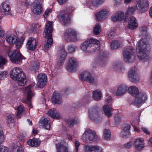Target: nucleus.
Here are the masks:
<instances>
[{
  "label": "nucleus",
  "mask_w": 152,
  "mask_h": 152,
  "mask_svg": "<svg viewBox=\"0 0 152 152\" xmlns=\"http://www.w3.org/2000/svg\"><path fill=\"white\" fill-rule=\"evenodd\" d=\"M52 23L48 22L45 26L43 34V37L47 39V42L45 44L44 48L45 50H48L53 44L52 33L53 31Z\"/></svg>",
  "instance_id": "obj_1"
},
{
  "label": "nucleus",
  "mask_w": 152,
  "mask_h": 152,
  "mask_svg": "<svg viewBox=\"0 0 152 152\" xmlns=\"http://www.w3.org/2000/svg\"><path fill=\"white\" fill-rule=\"evenodd\" d=\"M100 42L98 40L90 38L84 42L81 46V49L86 52H91L99 50Z\"/></svg>",
  "instance_id": "obj_2"
},
{
  "label": "nucleus",
  "mask_w": 152,
  "mask_h": 152,
  "mask_svg": "<svg viewBox=\"0 0 152 152\" xmlns=\"http://www.w3.org/2000/svg\"><path fill=\"white\" fill-rule=\"evenodd\" d=\"M129 93L132 95L135 96L136 98L134 103L137 106H139L140 104L143 103L147 98L146 94L144 93H139V90L137 88L134 86H131L128 88Z\"/></svg>",
  "instance_id": "obj_3"
},
{
  "label": "nucleus",
  "mask_w": 152,
  "mask_h": 152,
  "mask_svg": "<svg viewBox=\"0 0 152 152\" xmlns=\"http://www.w3.org/2000/svg\"><path fill=\"white\" fill-rule=\"evenodd\" d=\"M8 56L11 61L17 64L22 63V60L26 59L19 50H14L9 51Z\"/></svg>",
  "instance_id": "obj_4"
},
{
  "label": "nucleus",
  "mask_w": 152,
  "mask_h": 152,
  "mask_svg": "<svg viewBox=\"0 0 152 152\" xmlns=\"http://www.w3.org/2000/svg\"><path fill=\"white\" fill-rule=\"evenodd\" d=\"M70 15V12L68 10H64L59 13L58 18L63 25L67 26L71 23Z\"/></svg>",
  "instance_id": "obj_5"
},
{
  "label": "nucleus",
  "mask_w": 152,
  "mask_h": 152,
  "mask_svg": "<svg viewBox=\"0 0 152 152\" xmlns=\"http://www.w3.org/2000/svg\"><path fill=\"white\" fill-rule=\"evenodd\" d=\"M63 38L67 42H75L77 39V33L74 29L69 28L64 32Z\"/></svg>",
  "instance_id": "obj_6"
},
{
  "label": "nucleus",
  "mask_w": 152,
  "mask_h": 152,
  "mask_svg": "<svg viewBox=\"0 0 152 152\" xmlns=\"http://www.w3.org/2000/svg\"><path fill=\"white\" fill-rule=\"evenodd\" d=\"M82 138L84 142L86 143H89L97 140V137L94 131L89 129H87L85 130Z\"/></svg>",
  "instance_id": "obj_7"
},
{
  "label": "nucleus",
  "mask_w": 152,
  "mask_h": 152,
  "mask_svg": "<svg viewBox=\"0 0 152 152\" xmlns=\"http://www.w3.org/2000/svg\"><path fill=\"white\" fill-rule=\"evenodd\" d=\"M134 49L131 46H127L124 48L123 50V55L125 61L129 62L133 60Z\"/></svg>",
  "instance_id": "obj_8"
},
{
  "label": "nucleus",
  "mask_w": 152,
  "mask_h": 152,
  "mask_svg": "<svg viewBox=\"0 0 152 152\" xmlns=\"http://www.w3.org/2000/svg\"><path fill=\"white\" fill-rule=\"evenodd\" d=\"M89 115L91 118L94 120L100 118V115L102 114L101 109L97 107H94L89 110Z\"/></svg>",
  "instance_id": "obj_9"
},
{
  "label": "nucleus",
  "mask_w": 152,
  "mask_h": 152,
  "mask_svg": "<svg viewBox=\"0 0 152 152\" xmlns=\"http://www.w3.org/2000/svg\"><path fill=\"white\" fill-rule=\"evenodd\" d=\"M78 65L77 60L73 57H71L69 59L66 68L69 72H73L76 70Z\"/></svg>",
  "instance_id": "obj_10"
},
{
  "label": "nucleus",
  "mask_w": 152,
  "mask_h": 152,
  "mask_svg": "<svg viewBox=\"0 0 152 152\" xmlns=\"http://www.w3.org/2000/svg\"><path fill=\"white\" fill-rule=\"evenodd\" d=\"M31 7L32 11L35 15H40L43 11L42 7L38 0H36L33 2Z\"/></svg>",
  "instance_id": "obj_11"
},
{
  "label": "nucleus",
  "mask_w": 152,
  "mask_h": 152,
  "mask_svg": "<svg viewBox=\"0 0 152 152\" xmlns=\"http://www.w3.org/2000/svg\"><path fill=\"white\" fill-rule=\"evenodd\" d=\"M11 8L9 2L5 1L2 3L1 9V13L4 15H12Z\"/></svg>",
  "instance_id": "obj_12"
},
{
  "label": "nucleus",
  "mask_w": 152,
  "mask_h": 152,
  "mask_svg": "<svg viewBox=\"0 0 152 152\" xmlns=\"http://www.w3.org/2000/svg\"><path fill=\"white\" fill-rule=\"evenodd\" d=\"M132 145L134 148L138 151L142 150L145 147V143L142 138H137L133 141Z\"/></svg>",
  "instance_id": "obj_13"
},
{
  "label": "nucleus",
  "mask_w": 152,
  "mask_h": 152,
  "mask_svg": "<svg viewBox=\"0 0 152 152\" xmlns=\"http://www.w3.org/2000/svg\"><path fill=\"white\" fill-rule=\"evenodd\" d=\"M149 39H142L137 42L136 45V50H147L149 47Z\"/></svg>",
  "instance_id": "obj_14"
},
{
  "label": "nucleus",
  "mask_w": 152,
  "mask_h": 152,
  "mask_svg": "<svg viewBox=\"0 0 152 152\" xmlns=\"http://www.w3.org/2000/svg\"><path fill=\"white\" fill-rule=\"evenodd\" d=\"M38 81L37 84L39 87H44L46 84L47 80V75L44 73H41L39 74L38 76Z\"/></svg>",
  "instance_id": "obj_15"
},
{
  "label": "nucleus",
  "mask_w": 152,
  "mask_h": 152,
  "mask_svg": "<svg viewBox=\"0 0 152 152\" xmlns=\"http://www.w3.org/2000/svg\"><path fill=\"white\" fill-rule=\"evenodd\" d=\"M37 45L36 39L33 37H30L28 40L26 47L28 50H34L36 48Z\"/></svg>",
  "instance_id": "obj_16"
},
{
  "label": "nucleus",
  "mask_w": 152,
  "mask_h": 152,
  "mask_svg": "<svg viewBox=\"0 0 152 152\" xmlns=\"http://www.w3.org/2000/svg\"><path fill=\"white\" fill-rule=\"evenodd\" d=\"M57 152H69L68 146L64 144V140H62L56 144Z\"/></svg>",
  "instance_id": "obj_17"
},
{
  "label": "nucleus",
  "mask_w": 152,
  "mask_h": 152,
  "mask_svg": "<svg viewBox=\"0 0 152 152\" xmlns=\"http://www.w3.org/2000/svg\"><path fill=\"white\" fill-rule=\"evenodd\" d=\"M108 13V11L107 9H102L99 12L96 13L95 16L96 19L99 21H102L107 17Z\"/></svg>",
  "instance_id": "obj_18"
},
{
  "label": "nucleus",
  "mask_w": 152,
  "mask_h": 152,
  "mask_svg": "<svg viewBox=\"0 0 152 152\" xmlns=\"http://www.w3.org/2000/svg\"><path fill=\"white\" fill-rule=\"evenodd\" d=\"M21 73H24L23 71L19 67H15L10 72V75L12 78L15 80L20 76Z\"/></svg>",
  "instance_id": "obj_19"
},
{
  "label": "nucleus",
  "mask_w": 152,
  "mask_h": 152,
  "mask_svg": "<svg viewBox=\"0 0 152 152\" xmlns=\"http://www.w3.org/2000/svg\"><path fill=\"white\" fill-rule=\"evenodd\" d=\"M50 123L49 118H42L39 121L38 125L45 129L48 130L50 128Z\"/></svg>",
  "instance_id": "obj_20"
},
{
  "label": "nucleus",
  "mask_w": 152,
  "mask_h": 152,
  "mask_svg": "<svg viewBox=\"0 0 152 152\" xmlns=\"http://www.w3.org/2000/svg\"><path fill=\"white\" fill-rule=\"evenodd\" d=\"M138 59L141 61H145L148 58V56L146 53L147 50H136Z\"/></svg>",
  "instance_id": "obj_21"
},
{
  "label": "nucleus",
  "mask_w": 152,
  "mask_h": 152,
  "mask_svg": "<svg viewBox=\"0 0 152 152\" xmlns=\"http://www.w3.org/2000/svg\"><path fill=\"white\" fill-rule=\"evenodd\" d=\"M66 55V53L64 49L63 48L61 49L59 53V59L58 61V65L61 66L64 64Z\"/></svg>",
  "instance_id": "obj_22"
},
{
  "label": "nucleus",
  "mask_w": 152,
  "mask_h": 152,
  "mask_svg": "<svg viewBox=\"0 0 152 152\" xmlns=\"http://www.w3.org/2000/svg\"><path fill=\"white\" fill-rule=\"evenodd\" d=\"M52 101L55 104H61L62 102L61 95L57 91L54 92L52 98Z\"/></svg>",
  "instance_id": "obj_23"
},
{
  "label": "nucleus",
  "mask_w": 152,
  "mask_h": 152,
  "mask_svg": "<svg viewBox=\"0 0 152 152\" xmlns=\"http://www.w3.org/2000/svg\"><path fill=\"white\" fill-rule=\"evenodd\" d=\"M15 80H17V83L20 86H24L26 83V76L24 73H21L20 76Z\"/></svg>",
  "instance_id": "obj_24"
},
{
  "label": "nucleus",
  "mask_w": 152,
  "mask_h": 152,
  "mask_svg": "<svg viewBox=\"0 0 152 152\" xmlns=\"http://www.w3.org/2000/svg\"><path fill=\"white\" fill-rule=\"evenodd\" d=\"M128 28L131 29H134L138 26L136 19L134 17H131L129 19Z\"/></svg>",
  "instance_id": "obj_25"
},
{
  "label": "nucleus",
  "mask_w": 152,
  "mask_h": 152,
  "mask_svg": "<svg viewBox=\"0 0 152 152\" xmlns=\"http://www.w3.org/2000/svg\"><path fill=\"white\" fill-rule=\"evenodd\" d=\"M48 114L54 119H59L61 117L59 113L54 109L50 110L48 112Z\"/></svg>",
  "instance_id": "obj_26"
},
{
  "label": "nucleus",
  "mask_w": 152,
  "mask_h": 152,
  "mask_svg": "<svg viewBox=\"0 0 152 152\" xmlns=\"http://www.w3.org/2000/svg\"><path fill=\"white\" fill-rule=\"evenodd\" d=\"M127 87L125 85H121L119 86L116 92L117 96H121L124 94L127 90Z\"/></svg>",
  "instance_id": "obj_27"
},
{
  "label": "nucleus",
  "mask_w": 152,
  "mask_h": 152,
  "mask_svg": "<svg viewBox=\"0 0 152 152\" xmlns=\"http://www.w3.org/2000/svg\"><path fill=\"white\" fill-rule=\"evenodd\" d=\"M102 109L106 116L109 118L112 116V114L111 107H110L108 105H105L103 106Z\"/></svg>",
  "instance_id": "obj_28"
},
{
  "label": "nucleus",
  "mask_w": 152,
  "mask_h": 152,
  "mask_svg": "<svg viewBox=\"0 0 152 152\" xmlns=\"http://www.w3.org/2000/svg\"><path fill=\"white\" fill-rule=\"evenodd\" d=\"M124 15V12L121 11L118 12L112 17V20L114 22L121 20L123 18Z\"/></svg>",
  "instance_id": "obj_29"
},
{
  "label": "nucleus",
  "mask_w": 152,
  "mask_h": 152,
  "mask_svg": "<svg viewBox=\"0 0 152 152\" xmlns=\"http://www.w3.org/2000/svg\"><path fill=\"white\" fill-rule=\"evenodd\" d=\"M31 87L30 85H29L28 86L23 88V90L24 91L27 93V100L29 102L33 95L31 90Z\"/></svg>",
  "instance_id": "obj_30"
},
{
  "label": "nucleus",
  "mask_w": 152,
  "mask_h": 152,
  "mask_svg": "<svg viewBox=\"0 0 152 152\" xmlns=\"http://www.w3.org/2000/svg\"><path fill=\"white\" fill-rule=\"evenodd\" d=\"M28 143L30 146L37 147L39 146L40 141L37 138H34L29 140L28 142Z\"/></svg>",
  "instance_id": "obj_31"
},
{
  "label": "nucleus",
  "mask_w": 152,
  "mask_h": 152,
  "mask_svg": "<svg viewBox=\"0 0 152 152\" xmlns=\"http://www.w3.org/2000/svg\"><path fill=\"white\" fill-rule=\"evenodd\" d=\"M39 66V62L37 61H34L32 62L30 69L33 72H36L38 70Z\"/></svg>",
  "instance_id": "obj_32"
},
{
  "label": "nucleus",
  "mask_w": 152,
  "mask_h": 152,
  "mask_svg": "<svg viewBox=\"0 0 152 152\" xmlns=\"http://www.w3.org/2000/svg\"><path fill=\"white\" fill-rule=\"evenodd\" d=\"M16 37L13 34L7 36L6 40L7 42L10 45H12L15 43L16 40Z\"/></svg>",
  "instance_id": "obj_33"
},
{
  "label": "nucleus",
  "mask_w": 152,
  "mask_h": 152,
  "mask_svg": "<svg viewBox=\"0 0 152 152\" xmlns=\"http://www.w3.org/2000/svg\"><path fill=\"white\" fill-rule=\"evenodd\" d=\"M93 98L95 100H99L102 97V94L101 92L99 91L96 90L93 92Z\"/></svg>",
  "instance_id": "obj_34"
},
{
  "label": "nucleus",
  "mask_w": 152,
  "mask_h": 152,
  "mask_svg": "<svg viewBox=\"0 0 152 152\" xmlns=\"http://www.w3.org/2000/svg\"><path fill=\"white\" fill-rule=\"evenodd\" d=\"M106 60L107 58L105 56H100L98 58L96 61L101 66H104L106 63Z\"/></svg>",
  "instance_id": "obj_35"
},
{
  "label": "nucleus",
  "mask_w": 152,
  "mask_h": 152,
  "mask_svg": "<svg viewBox=\"0 0 152 152\" xmlns=\"http://www.w3.org/2000/svg\"><path fill=\"white\" fill-rule=\"evenodd\" d=\"M121 43L118 41H114L111 44V49H117L121 46Z\"/></svg>",
  "instance_id": "obj_36"
},
{
  "label": "nucleus",
  "mask_w": 152,
  "mask_h": 152,
  "mask_svg": "<svg viewBox=\"0 0 152 152\" xmlns=\"http://www.w3.org/2000/svg\"><path fill=\"white\" fill-rule=\"evenodd\" d=\"M141 31L140 36L142 37V39H148V38L147 28L146 27H143L141 28Z\"/></svg>",
  "instance_id": "obj_37"
},
{
  "label": "nucleus",
  "mask_w": 152,
  "mask_h": 152,
  "mask_svg": "<svg viewBox=\"0 0 152 152\" xmlns=\"http://www.w3.org/2000/svg\"><path fill=\"white\" fill-rule=\"evenodd\" d=\"M137 72V69L135 67H133L129 71L128 73V76L130 80L133 77L134 75Z\"/></svg>",
  "instance_id": "obj_38"
},
{
  "label": "nucleus",
  "mask_w": 152,
  "mask_h": 152,
  "mask_svg": "<svg viewBox=\"0 0 152 152\" xmlns=\"http://www.w3.org/2000/svg\"><path fill=\"white\" fill-rule=\"evenodd\" d=\"M90 73L87 71L82 72L80 75V78L83 81H86Z\"/></svg>",
  "instance_id": "obj_39"
},
{
  "label": "nucleus",
  "mask_w": 152,
  "mask_h": 152,
  "mask_svg": "<svg viewBox=\"0 0 152 152\" xmlns=\"http://www.w3.org/2000/svg\"><path fill=\"white\" fill-rule=\"evenodd\" d=\"M104 139L106 140H109L111 137V133L110 131L107 129H104L103 132Z\"/></svg>",
  "instance_id": "obj_40"
},
{
  "label": "nucleus",
  "mask_w": 152,
  "mask_h": 152,
  "mask_svg": "<svg viewBox=\"0 0 152 152\" xmlns=\"http://www.w3.org/2000/svg\"><path fill=\"white\" fill-rule=\"evenodd\" d=\"M7 122L8 124H13L15 122L14 115L13 114H8L7 116Z\"/></svg>",
  "instance_id": "obj_41"
},
{
  "label": "nucleus",
  "mask_w": 152,
  "mask_h": 152,
  "mask_svg": "<svg viewBox=\"0 0 152 152\" xmlns=\"http://www.w3.org/2000/svg\"><path fill=\"white\" fill-rule=\"evenodd\" d=\"M24 40V39L23 38L20 39H16V40L15 43H16V46L17 48L19 49L21 47Z\"/></svg>",
  "instance_id": "obj_42"
},
{
  "label": "nucleus",
  "mask_w": 152,
  "mask_h": 152,
  "mask_svg": "<svg viewBox=\"0 0 152 152\" xmlns=\"http://www.w3.org/2000/svg\"><path fill=\"white\" fill-rule=\"evenodd\" d=\"M101 31V28L99 24V23L96 24L94 30V34L95 35H97L99 34Z\"/></svg>",
  "instance_id": "obj_43"
},
{
  "label": "nucleus",
  "mask_w": 152,
  "mask_h": 152,
  "mask_svg": "<svg viewBox=\"0 0 152 152\" xmlns=\"http://www.w3.org/2000/svg\"><path fill=\"white\" fill-rule=\"evenodd\" d=\"M146 4H142L140 3H137L136 7L138 10H140L142 12H144L145 10V5Z\"/></svg>",
  "instance_id": "obj_44"
},
{
  "label": "nucleus",
  "mask_w": 152,
  "mask_h": 152,
  "mask_svg": "<svg viewBox=\"0 0 152 152\" xmlns=\"http://www.w3.org/2000/svg\"><path fill=\"white\" fill-rule=\"evenodd\" d=\"M140 79V76L137 72L134 75H133L132 78L130 80L133 82L136 83L139 81Z\"/></svg>",
  "instance_id": "obj_45"
},
{
  "label": "nucleus",
  "mask_w": 152,
  "mask_h": 152,
  "mask_svg": "<svg viewBox=\"0 0 152 152\" xmlns=\"http://www.w3.org/2000/svg\"><path fill=\"white\" fill-rule=\"evenodd\" d=\"M136 9V7H129L128 8L126 12V15H131L135 11Z\"/></svg>",
  "instance_id": "obj_46"
},
{
  "label": "nucleus",
  "mask_w": 152,
  "mask_h": 152,
  "mask_svg": "<svg viewBox=\"0 0 152 152\" xmlns=\"http://www.w3.org/2000/svg\"><path fill=\"white\" fill-rule=\"evenodd\" d=\"M7 61L3 57L0 56V68L2 69L4 68V65L5 64Z\"/></svg>",
  "instance_id": "obj_47"
},
{
  "label": "nucleus",
  "mask_w": 152,
  "mask_h": 152,
  "mask_svg": "<svg viewBox=\"0 0 152 152\" xmlns=\"http://www.w3.org/2000/svg\"><path fill=\"white\" fill-rule=\"evenodd\" d=\"M13 152H25L23 149L18 145H15L13 148Z\"/></svg>",
  "instance_id": "obj_48"
},
{
  "label": "nucleus",
  "mask_w": 152,
  "mask_h": 152,
  "mask_svg": "<svg viewBox=\"0 0 152 152\" xmlns=\"http://www.w3.org/2000/svg\"><path fill=\"white\" fill-rule=\"evenodd\" d=\"M17 115H19L20 114L23 112L24 110V107L22 105H20L17 108Z\"/></svg>",
  "instance_id": "obj_49"
},
{
  "label": "nucleus",
  "mask_w": 152,
  "mask_h": 152,
  "mask_svg": "<svg viewBox=\"0 0 152 152\" xmlns=\"http://www.w3.org/2000/svg\"><path fill=\"white\" fill-rule=\"evenodd\" d=\"M91 2L94 5L97 6L103 3V0H92Z\"/></svg>",
  "instance_id": "obj_50"
},
{
  "label": "nucleus",
  "mask_w": 152,
  "mask_h": 152,
  "mask_svg": "<svg viewBox=\"0 0 152 152\" xmlns=\"http://www.w3.org/2000/svg\"><path fill=\"white\" fill-rule=\"evenodd\" d=\"M4 139V135L1 128H0V145L3 142Z\"/></svg>",
  "instance_id": "obj_51"
},
{
  "label": "nucleus",
  "mask_w": 152,
  "mask_h": 152,
  "mask_svg": "<svg viewBox=\"0 0 152 152\" xmlns=\"http://www.w3.org/2000/svg\"><path fill=\"white\" fill-rule=\"evenodd\" d=\"M76 49V47L74 45H71L68 46V50L70 53L75 52Z\"/></svg>",
  "instance_id": "obj_52"
},
{
  "label": "nucleus",
  "mask_w": 152,
  "mask_h": 152,
  "mask_svg": "<svg viewBox=\"0 0 152 152\" xmlns=\"http://www.w3.org/2000/svg\"><path fill=\"white\" fill-rule=\"evenodd\" d=\"M86 81H87L89 83H92L94 82L95 79L94 77H92L91 74H90L89 77H88Z\"/></svg>",
  "instance_id": "obj_53"
},
{
  "label": "nucleus",
  "mask_w": 152,
  "mask_h": 152,
  "mask_svg": "<svg viewBox=\"0 0 152 152\" xmlns=\"http://www.w3.org/2000/svg\"><path fill=\"white\" fill-rule=\"evenodd\" d=\"M94 147V146H90L87 145H84V150L85 151L88 152H92L93 149L92 148Z\"/></svg>",
  "instance_id": "obj_54"
},
{
  "label": "nucleus",
  "mask_w": 152,
  "mask_h": 152,
  "mask_svg": "<svg viewBox=\"0 0 152 152\" xmlns=\"http://www.w3.org/2000/svg\"><path fill=\"white\" fill-rule=\"evenodd\" d=\"M92 149V152H102L101 148L99 146H94Z\"/></svg>",
  "instance_id": "obj_55"
},
{
  "label": "nucleus",
  "mask_w": 152,
  "mask_h": 152,
  "mask_svg": "<svg viewBox=\"0 0 152 152\" xmlns=\"http://www.w3.org/2000/svg\"><path fill=\"white\" fill-rule=\"evenodd\" d=\"M74 121L75 120L73 119H68L67 121V123L68 124V126L70 127L73 126L74 124Z\"/></svg>",
  "instance_id": "obj_56"
},
{
  "label": "nucleus",
  "mask_w": 152,
  "mask_h": 152,
  "mask_svg": "<svg viewBox=\"0 0 152 152\" xmlns=\"http://www.w3.org/2000/svg\"><path fill=\"white\" fill-rule=\"evenodd\" d=\"M0 152H9V150L6 147L1 145L0 146Z\"/></svg>",
  "instance_id": "obj_57"
},
{
  "label": "nucleus",
  "mask_w": 152,
  "mask_h": 152,
  "mask_svg": "<svg viewBox=\"0 0 152 152\" xmlns=\"http://www.w3.org/2000/svg\"><path fill=\"white\" fill-rule=\"evenodd\" d=\"M115 30L114 29H113L110 31L108 34V37L111 39H112L115 35Z\"/></svg>",
  "instance_id": "obj_58"
},
{
  "label": "nucleus",
  "mask_w": 152,
  "mask_h": 152,
  "mask_svg": "<svg viewBox=\"0 0 152 152\" xmlns=\"http://www.w3.org/2000/svg\"><path fill=\"white\" fill-rule=\"evenodd\" d=\"M121 136L124 138L126 137L129 136L130 135V134L128 132L123 131L121 133Z\"/></svg>",
  "instance_id": "obj_59"
},
{
  "label": "nucleus",
  "mask_w": 152,
  "mask_h": 152,
  "mask_svg": "<svg viewBox=\"0 0 152 152\" xmlns=\"http://www.w3.org/2000/svg\"><path fill=\"white\" fill-rule=\"evenodd\" d=\"M7 73L6 71H0V79H2L5 77L7 75Z\"/></svg>",
  "instance_id": "obj_60"
},
{
  "label": "nucleus",
  "mask_w": 152,
  "mask_h": 152,
  "mask_svg": "<svg viewBox=\"0 0 152 152\" xmlns=\"http://www.w3.org/2000/svg\"><path fill=\"white\" fill-rule=\"evenodd\" d=\"M130 126L129 124H127L124 127L123 129L124 131L129 132L130 134Z\"/></svg>",
  "instance_id": "obj_61"
},
{
  "label": "nucleus",
  "mask_w": 152,
  "mask_h": 152,
  "mask_svg": "<svg viewBox=\"0 0 152 152\" xmlns=\"http://www.w3.org/2000/svg\"><path fill=\"white\" fill-rule=\"evenodd\" d=\"M114 119L115 122L117 123L120 122L121 120L120 117L118 115H115Z\"/></svg>",
  "instance_id": "obj_62"
},
{
  "label": "nucleus",
  "mask_w": 152,
  "mask_h": 152,
  "mask_svg": "<svg viewBox=\"0 0 152 152\" xmlns=\"http://www.w3.org/2000/svg\"><path fill=\"white\" fill-rule=\"evenodd\" d=\"M75 144L76 147L75 151L76 152H77L78 150V147L80 145V143L78 141H76L75 142Z\"/></svg>",
  "instance_id": "obj_63"
},
{
  "label": "nucleus",
  "mask_w": 152,
  "mask_h": 152,
  "mask_svg": "<svg viewBox=\"0 0 152 152\" xmlns=\"http://www.w3.org/2000/svg\"><path fill=\"white\" fill-rule=\"evenodd\" d=\"M51 11V10L50 9H48L45 12V14L44 15V17L46 18L47 17L48 15V14Z\"/></svg>",
  "instance_id": "obj_64"
}]
</instances>
